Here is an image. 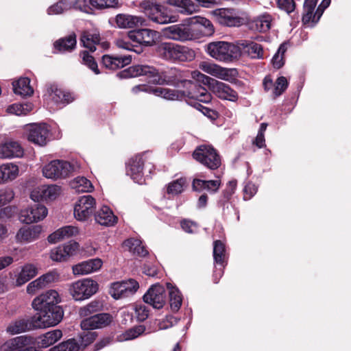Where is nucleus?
I'll return each instance as SVG.
<instances>
[{
    "label": "nucleus",
    "mask_w": 351,
    "mask_h": 351,
    "mask_svg": "<svg viewBox=\"0 0 351 351\" xmlns=\"http://www.w3.org/2000/svg\"><path fill=\"white\" fill-rule=\"evenodd\" d=\"M121 77H136L141 75L147 76L149 82L154 84L179 86V83L185 88L182 92H195L200 85L191 80H181L182 73L176 68H171L159 73L154 67L148 65L136 64L130 66L120 73Z\"/></svg>",
    "instance_id": "nucleus-1"
},
{
    "label": "nucleus",
    "mask_w": 351,
    "mask_h": 351,
    "mask_svg": "<svg viewBox=\"0 0 351 351\" xmlns=\"http://www.w3.org/2000/svg\"><path fill=\"white\" fill-rule=\"evenodd\" d=\"M205 51L213 59L226 63L233 62L241 56L237 43L226 41L209 43L206 45Z\"/></svg>",
    "instance_id": "nucleus-2"
},
{
    "label": "nucleus",
    "mask_w": 351,
    "mask_h": 351,
    "mask_svg": "<svg viewBox=\"0 0 351 351\" xmlns=\"http://www.w3.org/2000/svg\"><path fill=\"white\" fill-rule=\"evenodd\" d=\"M193 77H197L198 80L204 83H208L212 92L221 99L236 101L238 99L237 93L233 90L229 85L212 79L199 72H193Z\"/></svg>",
    "instance_id": "nucleus-3"
},
{
    "label": "nucleus",
    "mask_w": 351,
    "mask_h": 351,
    "mask_svg": "<svg viewBox=\"0 0 351 351\" xmlns=\"http://www.w3.org/2000/svg\"><path fill=\"white\" fill-rule=\"evenodd\" d=\"M140 6L143 13L154 23L167 24L176 21L175 17L167 14L163 7L156 1L145 0Z\"/></svg>",
    "instance_id": "nucleus-4"
},
{
    "label": "nucleus",
    "mask_w": 351,
    "mask_h": 351,
    "mask_svg": "<svg viewBox=\"0 0 351 351\" xmlns=\"http://www.w3.org/2000/svg\"><path fill=\"white\" fill-rule=\"evenodd\" d=\"M193 157L210 169H217L221 165V158L211 145H201L193 152Z\"/></svg>",
    "instance_id": "nucleus-5"
},
{
    "label": "nucleus",
    "mask_w": 351,
    "mask_h": 351,
    "mask_svg": "<svg viewBox=\"0 0 351 351\" xmlns=\"http://www.w3.org/2000/svg\"><path fill=\"white\" fill-rule=\"evenodd\" d=\"M98 289L99 285L96 281L90 278H84L72 283L69 292L75 300L82 301L96 293Z\"/></svg>",
    "instance_id": "nucleus-6"
},
{
    "label": "nucleus",
    "mask_w": 351,
    "mask_h": 351,
    "mask_svg": "<svg viewBox=\"0 0 351 351\" xmlns=\"http://www.w3.org/2000/svg\"><path fill=\"white\" fill-rule=\"evenodd\" d=\"M63 315L64 312L60 306L38 311L34 315V324L39 328L53 326L62 320Z\"/></svg>",
    "instance_id": "nucleus-7"
},
{
    "label": "nucleus",
    "mask_w": 351,
    "mask_h": 351,
    "mask_svg": "<svg viewBox=\"0 0 351 351\" xmlns=\"http://www.w3.org/2000/svg\"><path fill=\"white\" fill-rule=\"evenodd\" d=\"M210 14L221 25L227 27H240L245 24L246 20L241 16L232 8H219L210 11Z\"/></svg>",
    "instance_id": "nucleus-8"
},
{
    "label": "nucleus",
    "mask_w": 351,
    "mask_h": 351,
    "mask_svg": "<svg viewBox=\"0 0 351 351\" xmlns=\"http://www.w3.org/2000/svg\"><path fill=\"white\" fill-rule=\"evenodd\" d=\"M74 170V167L65 160H55L43 168V176L49 179L64 178Z\"/></svg>",
    "instance_id": "nucleus-9"
},
{
    "label": "nucleus",
    "mask_w": 351,
    "mask_h": 351,
    "mask_svg": "<svg viewBox=\"0 0 351 351\" xmlns=\"http://www.w3.org/2000/svg\"><path fill=\"white\" fill-rule=\"evenodd\" d=\"M25 130L28 141L35 145L44 146L49 141L50 130L46 123H32Z\"/></svg>",
    "instance_id": "nucleus-10"
},
{
    "label": "nucleus",
    "mask_w": 351,
    "mask_h": 351,
    "mask_svg": "<svg viewBox=\"0 0 351 351\" xmlns=\"http://www.w3.org/2000/svg\"><path fill=\"white\" fill-rule=\"evenodd\" d=\"M138 288V282L136 280L129 279L112 283L109 293L113 298L119 300L134 295Z\"/></svg>",
    "instance_id": "nucleus-11"
},
{
    "label": "nucleus",
    "mask_w": 351,
    "mask_h": 351,
    "mask_svg": "<svg viewBox=\"0 0 351 351\" xmlns=\"http://www.w3.org/2000/svg\"><path fill=\"white\" fill-rule=\"evenodd\" d=\"M60 302L61 299L59 293L56 290L50 289L35 298L32 302V306L38 312L59 306L58 304Z\"/></svg>",
    "instance_id": "nucleus-12"
},
{
    "label": "nucleus",
    "mask_w": 351,
    "mask_h": 351,
    "mask_svg": "<svg viewBox=\"0 0 351 351\" xmlns=\"http://www.w3.org/2000/svg\"><path fill=\"white\" fill-rule=\"evenodd\" d=\"M132 90L134 93H138L140 91L148 92L171 101L182 100L184 95V93L179 90L162 87L151 88L145 85L135 86L132 88Z\"/></svg>",
    "instance_id": "nucleus-13"
},
{
    "label": "nucleus",
    "mask_w": 351,
    "mask_h": 351,
    "mask_svg": "<svg viewBox=\"0 0 351 351\" xmlns=\"http://www.w3.org/2000/svg\"><path fill=\"white\" fill-rule=\"evenodd\" d=\"M95 199L90 195L81 197L74 207V216L77 221H86L93 212Z\"/></svg>",
    "instance_id": "nucleus-14"
},
{
    "label": "nucleus",
    "mask_w": 351,
    "mask_h": 351,
    "mask_svg": "<svg viewBox=\"0 0 351 351\" xmlns=\"http://www.w3.org/2000/svg\"><path fill=\"white\" fill-rule=\"evenodd\" d=\"M48 213L47 208L42 204H34L25 209L21 210L19 219L25 223H32L44 219Z\"/></svg>",
    "instance_id": "nucleus-15"
},
{
    "label": "nucleus",
    "mask_w": 351,
    "mask_h": 351,
    "mask_svg": "<svg viewBox=\"0 0 351 351\" xmlns=\"http://www.w3.org/2000/svg\"><path fill=\"white\" fill-rule=\"evenodd\" d=\"M159 37L157 31L150 29H138L128 32V38L131 41L145 47H151L156 44Z\"/></svg>",
    "instance_id": "nucleus-16"
},
{
    "label": "nucleus",
    "mask_w": 351,
    "mask_h": 351,
    "mask_svg": "<svg viewBox=\"0 0 351 351\" xmlns=\"http://www.w3.org/2000/svg\"><path fill=\"white\" fill-rule=\"evenodd\" d=\"M199 67L202 71L225 81H231L236 74V70L234 69L222 67L208 62H202Z\"/></svg>",
    "instance_id": "nucleus-17"
},
{
    "label": "nucleus",
    "mask_w": 351,
    "mask_h": 351,
    "mask_svg": "<svg viewBox=\"0 0 351 351\" xmlns=\"http://www.w3.org/2000/svg\"><path fill=\"white\" fill-rule=\"evenodd\" d=\"M143 300L154 308H162L166 302L165 288L159 284L152 285L143 295Z\"/></svg>",
    "instance_id": "nucleus-18"
},
{
    "label": "nucleus",
    "mask_w": 351,
    "mask_h": 351,
    "mask_svg": "<svg viewBox=\"0 0 351 351\" xmlns=\"http://www.w3.org/2000/svg\"><path fill=\"white\" fill-rule=\"evenodd\" d=\"M144 159L143 155H136L126 163V174L135 182L142 184L143 179Z\"/></svg>",
    "instance_id": "nucleus-19"
},
{
    "label": "nucleus",
    "mask_w": 351,
    "mask_h": 351,
    "mask_svg": "<svg viewBox=\"0 0 351 351\" xmlns=\"http://www.w3.org/2000/svg\"><path fill=\"white\" fill-rule=\"evenodd\" d=\"M164 36L176 41H186L193 39V35L191 29L184 25H173L162 30Z\"/></svg>",
    "instance_id": "nucleus-20"
},
{
    "label": "nucleus",
    "mask_w": 351,
    "mask_h": 351,
    "mask_svg": "<svg viewBox=\"0 0 351 351\" xmlns=\"http://www.w3.org/2000/svg\"><path fill=\"white\" fill-rule=\"evenodd\" d=\"M30 339L26 336L10 339L0 346V351H39L29 346Z\"/></svg>",
    "instance_id": "nucleus-21"
},
{
    "label": "nucleus",
    "mask_w": 351,
    "mask_h": 351,
    "mask_svg": "<svg viewBox=\"0 0 351 351\" xmlns=\"http://www.w3.org/2000/svg\"><path fill=\"white\" fill-rule=\"evenodd\" d=\"M112 321V316L108 313H99L84 319L81 322V328L84 330H92L95 328H103L109 325Z\"/></svg>",
    "instance_id": "nucleus-22"
},
{
    "label": "nucleus",
    "mask_w": 351,
    "mask_h": 351,
    "mask_svg": "<svg viewBox=\"0 0 351 351\" xmlns=\"http://www.w3.org/2000/svg\"><path fill=\"white\" fill-rule=\"evenodd\" d=\"M23 154L24 150L18 141L9 140L0 143L1 159L21 158L23 156Z\"/></svg>",
    "instance_id": "nucleus-23"
},
{
    "label": "nucleus",
    "mask_w": 351,
    "mask_h": 351,
    "mask_svg": "<svg viewBox=\"0 0 351 351\" xmlns=\"http://www.w3.org/2000/svg\"><path fill=\"white\" fill-rule=\"evenodd\" d=\"M102 265L103 262L100 258H92L73 265L72 270L75 276L87 275L100 269Z\"/></svg>",
    "instance_id": "nucleus-24"
},
{
    "label": "nucleus",
    "mask_w": 351,
    "mask_h": 351,
    "mask_svg": "<svg viewBox=\"0 0 351 351\" xmlns=\"http://www.w3.org/2000/svg\"><path fill=\"white\" fill-rule=\"evenodd\" d=\"M36 328L33 316L30 318L21 317L10 322L6 328V331L10 335H16Z\"/></svg>",
    "instance_id": "nucleus-25"
},
{
    "label": "nucleus",
    "mask_w": 351,
    "mask_h": 351,
    "mask_svg": "<svg viewBox=\"0 0 351 351\" xmlns=\"http://www.w3.org/2000/svg\"><path fill=\"white\" fill-rule=\"evenodd\" d=\"M165 3L175 8L182 15H192L199 10V5L192 0H166Z\"/></svg>",
    "instance_id": "nucleus-26"
},
{
    "label": "nucleus",
    "mask_w": 351,
    "mask_h": 351,
    "mask_svg": "<svg viewBox=\"0 0 351 351\" xmlns=\"http://www.w3.org/2000/svg\"><path fill=\"white\" fill-rule=\"evenodd\" d=\"M240 47V50H243L252 59H263L264 51L261 45L250 40H240L237 43Z\"/></svg>",
    "instance_id": "nucleus-27"
},
{
    "label": "nucleus",
    "mask_w": 351,
    "mask_h": 351,
    "mask_svg": "<svg viewBox=\"0 0 351 351\" xmlns=\"http://www.w3.org/2000/svg\"><path fill=\"white\" fill-rule=\"evenodd\" d=\"M131 62L132 56L130 55L121 56L104 55L102 57V63L104 66L112 70L123 68L130 64Z\"/></svg>",
    "instance_id": "nucleus-28"
},
{
    "label": "nucleus",
    "mask_w": 351,
    "mask_h": 351,
    "mask_svg": "<svg viewBox=\"0 0 351 351\" xmlns=\"http://www.w3.org/2000/svg\"><path fill=\"white\" fill-rule=\"evenodd\" d=\"M42 231L40 225L23 227L18 231L16 238L19 241L32 242L39 238Z\"/></svg>",
    "instance_id": "nucleus-29"
},
{
    "label": "nucleus",
    "mask_w": 351,
    "mask_h": 351,
    "mask_svg": "<svg viewBox=\"0 0 351 351\" xmlns=\"http://www.w3.org/2000/svg\"><path fill=\"white\" fill-rule=\"evenodd\" d=\"M47 92L50 99L56 104L65 105L73 100V98L69 93L63 91L54 84L48 86Z\"/></svg>",
    "instance_id": "nucleus-30"
},
{
    "label": "nucleus",
    "mask_w": 351,
    "mask_h": 351,
    "mask_svg": "<svg viewBox=\"0 0 351 351\" xmlns=\"http://www.w3.org/2000/svg\"><path fill=\"white\" fill-rule=\"evenodd\" d=\"M116 23L120 28H134L138 25H145V20L137 16L119 14L117 15Z\"/></svg>",
    "instance_id": "nucleus-31"
},
{
    "label": "nucleus",
    "mask_w": 351,
    "mask_h": 351,
    "mask_svg": "<svg viewBox=\"0 0 351 351\" xmlns=\"http://www.w3.org/2000/svg\"><path fill=\"white\" fill-rule=\"evenodd\" d=\"M95 219L97 223L104 226H114L117 221V217L107 206H102L96 212Z\"/></svg>",
    "instance_id": "nucleus-32"
},
{
    "label": "nucleus",
    "mask_w": 351,
    "mask_h": 351,
    "mask_svg": "<svg viewBox=\"0 0 351 351\" xmlns=\"http://www.w3.org/2000/svg\"><path fill=\"white\" fill-rule=\"evenodd\" d=\"M38 274V268L32 263L25 264L21 269V271L15 275V284L20 287L27 282Z\"/></svg>",
    "instance_id": "nucleus-33"
},
{
    "label": "nucleus",
    "mask_w": 351,
    "mask_h": 351,
    "mask_svg": "<svg viewBox=\"0 0 351 351\" xmlns=\"http://www.w3.org/2000/svg\"><path fill=\"white\" fill-rule=\"evenodd\" d=\"M19 173V167L12 162L0 165V184H6L15 180Z\"/></svg>",
    "instance_id": "nucleus-34"
},
{
    "label": "nucleus",
    "mask_w": 351,
    "mask_h": 351,
    "mask_svg": "<svg viewBox=\"0 0 351 351\" xmlns=\"http://www.w3.org/2000/svg\"><path fill=\"white\" fill-rule=\"evenodd\" d=\"M79 230L73 226H66L58 229L48 237V241L56 243L63 239H69L78 234Z\"/></svg>",
    "instance_id": "nucleus-35"
},
{
    "label": "nucleus",
    "mask_w": 351,
    "mask_h": 351,
    "mask_svg": "<svg viewBox=\"0 0 351 351\" xmlns=\"http://www.w3.org/2000/svg\"><path fill=\"white\" fill-rule=\"evenodd\" d=\"M184 93L183 99H192L190 103H189L190 105L191 104H193V102H202L208 104L209 103L212 99L211 95L208 92V90L203 87L202 86H199L197 87V90L195 92H182Z\"/></svg>",
    "instance_id": "nucleus-36"
},
{
    "label": "nucleus",
    "mask_w": 351,
    "mask_h": 351,
    "mask_svg": "<svg viewBox=\"0 0 351 351\" xmlns=\"http://www.w3.org/2000/svg\"><path fill=\"white\" fill-rule=\"evenodd\" d=\"M76 35L74 33L59 39L54 43V47L61 53L71 51L76 46Z\"/></svg>",
    "instance_id": "nucleus-37"
},
{
    "label": "nucleus",
    "mask_w": 351,
    "mask_h": 351,
    "mask_svg": "<svg viewBox=\"0 0 351 351\" xmlns=\"http://www.w3.org/2000/svg\"><path fill=\"white\" fill-rule=\"evenodd\" d=\"M271 16L265 13L254 18L250 23V27L256 31L266 32L271 28Z\"/></svg>",
    "instance_id": "nucleus-38"
},
{
    "label": "nucleus",
    "mask_w": 351,
    "mask_h": 351,
    "mask_svg": "<svg viewBox=\"0 0 351 351\" xmlns=\"http://www.w3.org/2000/svg\"><path fill=\"white\" fill-rule=\"evenodd\" d=\"M30 80L28 77H21L12 83L15 94L21 96H30L33 94V88L30 86Z\"/></svg>",
    "instance_id": "nucleus-39"
},
{
    "label": "nucleus",
    "mask_w": 351,
    "mask_h": 351,
    "mask_svg": "<svg viewBox=\"0 0 351 351\" xmlns=\"http://www.w3.org/2000/svg\"><path fill=\"white\" fill-rule=\"evenodd\" d=\"M317 1L315 0H306L304 3V14L302 16V22L304 24L312 22L317 23L319 19H317V14L316 11L314 12L315 8Z\"/></svg>",
    "instance_id": "nucleus-40"
},
{
    "label": "nucleus",
    "mask_w": 351,
    "mask_h": 351,
    "mask_svg": "<svg viewBox=\"0 0 351 351\" xmlns=\"http://www.w3.org/2000/svg\"><path fill=\"white\" fill-rule=\"evenodd\" d=\"M191 23L199 25L202 34L204 36H212L215 32V28L213 23L210 20L205 17L195 16L191 19Z\"/></svg>",
    "instance_id": "nucleus-41"
},
{
    "label": "nucleus",
    "mask_w": 351,
    "mask_h": 351,
    "mask_svg": "<svg viewBox=\"0 0 351 351\" xmlns=\"http://www.w3.org/2000/svg\"><path fill=\"white\" fill-rule=\"evenodd\" d=\"M169 290L170 306L173 311H178L182 303V296L178 289L173 287L171 283H167Z\"/></svg>",
    "instance_id": "nucleus-42"
},
{
    "label": "nucleus",
    "mask_w": 351,
    "mask_h": 351,
    "mask_svg": "<svg viewBox=\"0 0 351 351\" xmlns=\"http://www.w3.org/2000/svg\"><path fill=\"white\" fill-rule=\"evenodd\" d=\"M99 34L86 32L82 34L80 41L84 47L94 51L97 49L96 44H99Z\"/></svg>",
    "instance_id": "nucleus-43"
},
{
    "label": "nucleus",
    "mask_w": 351,
    "mask_h": 351,
    "mask_svg": "<svg viewBox=\"0 0 351 351\" xmlns=\"http://www.w3.org/2000/svg\"><path fill=\"white\" fill-rule=\"evenodd\" d=\"M124 247L130 252L140 256H145L148 254L145 246L142 245L141 241L135 239H129L124 241Z\"/></svg>",
    "instance_id": "nucleus-44"
},
{
    "label": "nucleus",
    "mask_w": 351,
    "mask_h": 351,
    "mask_svg": "<svg viewBox=\"0 0 351 351\" xmlns=\"http://www.w3.org/2000/svg\"><path fill=\"white\" fill-rule=\"evenodd\" d=\"M124 247L130 252L140 256H145L148 254L145 246L142 245L141 241L135 239H129L124 241Z\"/></svg>",
    "instance_id": "nucleus-45"
},
{
    "label": "nucleus",
    "mask_w": 351,
    "mask_h": 351,
    "mask_svg": "<svg viewBox=\"0 0 351 351\" xmlns=\"http://www.w3.org/2000/svg\"><path fill=\"white\" fill-rule=\"evenodd\" d=\"M62 336L60 330H53L40 337L38 343L43 348H47L57 342Z\"/></svg>",
    "instance_id": "nucleus-46"
},
{
    "label": "nucleus",
    "mask_w": 351,
    "mask_h": 351,
    "mask_svg": "<svg viewBox=\"0 0 351 351\" xmlns=\"http://www.w3.org/2000/svg\"><path fill=\"white\" fill-rule=\"evenodd\" d=\"M213 258L217 265L224 267L226 260V247L224 243L219 240L214 242Z\"/></svg>",
    "instance_id": "nucleus-47"
},
{
    "label": "nucleus",
    "mask_w": 351,
    "mask_h": 351,
    "mask_svg": "<svg viewBox=\"0 0 351 351\" xmlns=\"http://www.w3.org/2000/svg\"><path fill=\"white\" fill-rule=\"evenodd\" d=\"M177 44L162 43L158 47L160 56L167 60L176 61Z\"/></svg>",
    "instance_id": "nucleus-48"
},
{
    "label": "nucleus",
    "mask_w": 351,
    "mask_h": 351,
    "mask_svg": "<svg viewBox=\"0 0 351 351\" xmlns=\"http://www.w3.org/2000/svg\"><path fill=\"white\" fill-rule=\"evenodd\" d=\"M187 186L186 180L180 178L169 182L167 186V193L171 196H176L182 193Z\"/></svg>",
    "instance_id": "nucleus-49"
},
{
    "label": "nucleus",
    "mask_w": 351,
    "mask_h": 351,
    "mask_svg": "<svg viewBox=\"0 0 351 351\" xmlns=\"http://www.w3.org/2000/svg\"><path fill=\"white\" fill-rule=\"evenodd\" d=\"M34 106L30 102L16 103L9 106L7 112L17 116L26 115L33 110Z\"/></svg>",
    "instance_id": "nucleus-50"
},
{
    "label": "nucleus",
    "mask_w": 351,
    "mask_h": 351,
    "mask_svg": "<svg viewBox=\"0 0 351 351\" xmlns=\"http://www.w3.org/2000/svg\"><path fill=\"white\" fill-rule=\"evenodd\" d=\"M195 58V52L192 49L184 46L177 45L176 61L186 62L191 61Z\"/></svg>",
    "instance_id": "nucleus-51"
},
{
    "label": "nucleus",
    "mask_w": 351,
    "mask_h": 351,
    "mask_svg": "<svg viewBox=\"0 0 351 351\" xmlns=\"http://www.w3.org/2000/svg\"><path fill=\"white\" fill-rule=\"evenodd\" d=\"M145 330L144 326L139 325L130 328L118 337L120 341H129L137 338Z\"/></svg>",
    "instance_id": "nucleus-52"
},
{
    "label": "nucleus",
    "mask_w": 351,
    "mask_h": 351,
    "mask_svg": "<svg viewBox=\"0 0 351 351\" xmlns=\"http://www.w3.org/2000/svg\"><path fill=\"white\" fill-rule=\"evenodd\" d=\"M72 188L75 189L77 192H90L93 186L90 180L84 177H77L71 182Z\"/></svg>",
    "instance_id": "nucleus-53"
},
{
    "label": "nucleus",
    "mask_w": 351,
    "mask_h": 351,
    "mask_svg": "<svg viewBox=\"0 0 351 351\" xmlns=\"http://www.w3.org/2000/svg\"><path fill=\"white\" fill-rule=\"evenodd\" d=\"M101 306L102 305L99 301L93 300L86 306L80 308L79 315L81 317H89L93 313L100 311Z\"/></svg>",
    "instance_id": "nucleus-54"
},
{
    "label": "nucleus",
    "mask_w": 351,
    "mask_h": 351,
    "mask_svg": "<svg viewBox=\"0 0 351 351\" xmlns=\"http://www.w3.org/2000/svg\"><path fill=\"white\" fill-rule=\"evenodd\" d=\"M72 8V3L66 0H61L56 3L51 5L47 9V13L49 15L60 14Z\"/></svg>",
    "instance_id": "nucleus-55"
},
{
    "label": "nucleus",
    "mask_w": 351,
    "mask_h": 351,
    "mask_svg": "<svg viewBox=\"0 0 351 351\" xmlns=\"http://www.w3.org/2000/svg\"><path fill=\"white\" fill-rule=\"evenodd\" d=\"M43 191L44 201H52L56 199L60 194L61 189L56 184L43 185Z\"/></svg>",
    "instance_id": "nucleus-56"
},
{
    "label": "nucleus",
    "mask_w": 351,
    "mask_h": 351,
    "mask_svg": "<svg viewBox=\"0 0 351 351\" xmlns=\"http://www.w3.org/2000/svg\"><path fill=\"white\" fill-rule=\"evenodd\" d=\"M89 3L93 8L99 10L119 6V0H89Z\"/></svg>",
    "instance_id": "nucleus-57"
},
{
    "label": "nucleus",
    "mask_w": 351,
    "mask_h": 351,
    "mask_svg": "<svg viewBox=\"0 0 351 351\" xmlns=\"http://www.w3.org/2000/svg\"><path fill=\"white\" fill-rule=\"evenodd\" d=\"M287 49L286 44L282 43L280 45L277 52L274 54L271 60V63L275 69H280L284 65V55Z\"/></svg>",
    "instance_id": "nucleus-58"
},
{
    "label": "nucleus",
    "mask_w": 351,
    "mask_h": 351,
    "mask_svg": "<svg viewBox=\"0 0 351 351\" xmlns=\"http://www.w3.org/2000/svg\"><path fill=\"white\" fill-rule=\"evenodd\" d=\"M79 349L80 346L77 342L75 339H71L51 348L49 351H78Z\"/></svg>",
    "instance_id": "nucleus-59"
},
{
    "label": "nucleus",
    "mask_w": 351,
    "mask_h": 351,
    "mask_svg": "<svg viewBox=\"0 0 351 351\" xmlns=\"http://www.w3.org/2000/svg\"><path fill=\"white\" fill-rule=\"evenodd\" d=\"M131 40L128 38V35L125 38H120L115 40V45L119 49H123L128 51H133L138 54H140L143 49L141 47L134 49V45L130 43Z\"/></svg>",
    "instance_id": "nucleus-60"
},
{
    "label": "nucleus",
    "mask_w": 351,
    "mask_h": 351,
    "mask_svg": "<svg viewBox=\"0 0 351 351\" xmlns=\"http://www.w3.org/2000/svg\"><path fill=\"white\" fill-rule=\"evenodd\" d=\"M81 57L84 64L90 68L95 74L99 73L97 64L92 56H90L87 51H82L81 53Z\"/></svg>",
    "instance_id": "nucleus-61"
},
{
    "label": "nucleus",
    "mask_w": 351,
    "mask_h": 351,
    "mask_svg": "<svg viewBox=\"0 0 351 351\" xmlns=\"http://www.w3.org/2000/svg\"><path fill=\"white\" fill-rule=\"evenodd\" d=\"M72 3V8L75 10H80L86 14H93V10L91 8V5L89 3V0H75Z\"/></svg>",
    "instance_id": "nucleus-62"
},
{
    "label": "nucleus",
    "mask_w": 351,
    "mask_h": 351,
    "mask_svg": "<svg viewBox=\"0 0 351 351\" xmlns=\"http://www.w3.org/2000/svg\"><path fill=\"white\" fill-rule=\"evenodd\" d=\"M267 124L265 123H262L261 124L260 128L258 130L257 136L255 140L253 141V143L256 145L258 148H262L265 145V132L267 129Z\"/></svg>",
    "instance_id": "nucleus-63"
},
{
    "label": "nucleus",
    "mask_w": 351,
    "mask_h": 351,
    "mask_svg": "<svg viewBox=\"0 0 351 351\" xmlns=\"http://www.w3.org/2000/svg\"><path fill=\"white\" fill-rule=\"evenodd\" d=\"M288 82L286 77H278L274 84V94L276 97L280 96L287 88Z\"/></svg>",
    "instance_id": "nucleus-64"
}]
</instances>
